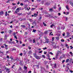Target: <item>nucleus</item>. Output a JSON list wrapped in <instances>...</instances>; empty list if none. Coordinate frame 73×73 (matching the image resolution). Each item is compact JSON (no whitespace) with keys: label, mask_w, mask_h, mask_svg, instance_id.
<instances>
[{"label":"nucleus","mask_w":73,"mask_h":73,"mask_svg":"<svg viewBox=\"0 0 73 73\" xmlns=\"http://www.w3.org/2000/svg\"><path fill=\"white\" fill-rule=\"evenodd\" d=\"M42 4H45L46 5H48V2L46 1H43L41 2Z\"/></svg>","instance_id":"1"},{"label":"nucleus","mask_w":73,"mask_h":73,"mask_svg":"<svg viewBox=\"0 0 73 73\" xmlns=\"http://www.w3.org/2000/svg\"><path fill=\"white\" fill-rule=\"evenodd\" d=\"M20 64L21 66H23V64H24V62H23V61L20 60Z\"/></svg>","instance_id":"2"},{"label":"nucleus","mask_w":73,"mask_h":73,"mask_svg":"<svg viewBox=\"0 0 73 73\" xmlns=\"http://www.w3.org/2000/svg\"><path fill=\"white\" fill-rule=\"evenodd\" d=\"M5 70H6V72H8V73H9L11 72V70H10V69L6 68L5 69Z\"/></svg>","instance_id":"3"},{"label":"nucleus","mask_w":73,"mask_h":73,"mask_svg":"<svg viewBox=\"0 0 73 73\" xmlns=\"http://www.w3.org/2000/svg\"><path fill=\"white\" fill-rule=\"evenodd\" d=\"M54 45H53V48H57V46H56V44H54Z\"/></svg>","instance_id":"4"},{"label":"nucleus","mask_w":73,"mask_h":73,"mask_svg":"<svg viewBox=\"0 0 73 73\" xmlns=\"http://www.w3.org/2000/svg\"><path fill=\"white\" fill-rule=\"evenodd\" d=\"M29 61V60L27 59H25V62L26 64H28L29 62H28Z\"/></svg>","instance_id":"5"},{"label":"nucleus","mask_w":73,"mask_h":73,"mask_svg":"<svg viewBox=\"0 0 73 73\" xmlns=\"http://www.w3.org/2000/svg\"><path fill=\"white\" fill-rule=\"evenodd\" d=\"M36 58V59H37V60H38V59H39L40 60V57L37 56V55H36V57H35Z\"/></svg>","instance_id":"6"},{"label":"nucleus","mask_w":73,"mask_h":73,"mask_svg":"<svg viewBox=\"0 0 73 73\" xmlns=\"http://www.w3.org/2000/svg\"><path fill=\"white\" fill-rule=\"evenodd\" d=\"M45 43H48L49 42V40L48 39L46 40H45Z\"/></svg>","instance_id":"7"},{"label":"nucleus","mask_w":73,"mask_h":73,"mask_svg":"<svg viewBox=\"0 0 73 73\" xmlns=\"http://www.w3.org/2000/svg\"><path fill=\"white\" fill-rule=\"evenodd\" d=\"M10 58L11 59V60H8V61H11V60H12L13 59V57L12 56H11L10 57Z\"/></svg>","instance_id":"8"},{"label":"nucleus","mask_w":73,"mask_h":73,"mask_svg":"<svg viewBox=\"0 0 73 73\" xmlns=\"http://www.w3.org/2000/svg\"><path fill=\"white\" fill-rule=\"evenodd\" d=\"M32 52L31 50L29 51L28 52V54H32Z\"/></svg>","instance_id":"9"},{"label":"nucleus","mask_w":73,"mask_h":73,"mask_svg":"<svg viewBox=\"0 0 73 73\" xmlns=\"http://www.w3.org/2000/svg\"><path fill=\"white\" fill-rule=\"evenodd\" d=\"M3 14H4V12H3V11H1L0 12V15H3Z\"/></svg>","instance_id":"10"},{"label":"nucleus","mask_w":73,"mask_h":73,"mask_svg":"<svg viewBox=\"0 0 73 73\" xmlns=\"http://www.w3.org/2000/svg\"><path fill=\"white\" fill-rule=\"evenodd\" d=\"M8 32H9L10 34H11V33H12V31L11 30H9L8 31Z\"/></svg>","instance_id":"11"},{"label":"nucleus","mask_w":73,"mask_h":73,"mask_svg":"<svg viewBox=\"0 0 73 73\" xmlns=\"http://www.w3.org/2000/svg\"><path fill=\"white\" fill-rule=\"evenodd\" d=\"M33 55L34 57H35L36 56H37V54H36V53H33Z\"/></svg>","instance_id":"12"},{"label":"nucleus","mask_w":73,"mask_h":73,"mask_svg":"<svg viewBox=\"0 0 73 73\" xmlns=\"http://www.w3.org/2000/svg\"><path fill=\"white\" fill-rule=\"evenodd\" d=\"M68 5H67L66 6V8L67 9V10H69V8L68 7Z\"/></svg>","instance_id":"13"},{"label":"nucleus","mask_w":73,"mask_h":73,"mask_svg":"<svg viewBox=\"0 0 73 73\" xmlns=\"http://www.w3.org/2000/svg\"><path fill=\"white\" fill-rule=\"evenodd\" d=\"M54 68H57V66H56V65L57 64L55 63L54 64Z\"/></svg>","instance_id":"14"},{"label":"nucleus","mask_w":73,"mask_h":73,"mask_svg":"<svg viewBox=\"0 0 73 73\" xmlns=\"http://www.w3.org/2000/svg\"><path fill=\"white\" fill-rule=\"evenodd\" d=\"M27 68H28V67H26L25 66H24V69L26 70H27Z\"/></svg>","instance_id":"15"},{"label":"nucleus","mask_w":73,"mask_h":73,"mask_svg":"<svg viewBox=\"0 0 73 73\" xmlns=\"http://www.w3.org/2000/svg\"><path fill=\"white\" fill-rule=\"evenodd\" d=\"M55 38H56V40H59V37H58V36L56 37H55Z\"/></svg>","instance_id":"16"},{"label":"nucleus","mask_w":73,"mask_h":73,"mask_svg":"<svg viewBox=\"0 0 73 73\" xmlns=\"http://www.w3.org/2000/svg\"><path fill=\"white\" fill-rule=\"evenodd\" d=\"M26 20V18H24V19H21V21H24V20L25 21Z\"/></svg>","instance_id":"17"},{"label":"nucleus","mask_w":73,"mask_h":73,"mask_svg":"<svg viewBox=\"0 0 73 73\" xmlns=\"http://www.w3.org/2000/svg\"><path fill=\"white\" fill-rule=\"evenodd\" d=\"M34 24H35V25H36V21H35L33 23V25Z\"/></svg>","instance_id":"18"},{"label":"nucleus","mask_w":73,"mask_h":73,"mask_svg":"<svg viewBox=\"0 0 73 73\" xmlns=\"http://www.w3.org/2000/svg\"><path fill=\"white\" fill-rule=\"evenodd\" d=\"M21 27L23 28H25V26L24 25H21Z\"/></svg>","instance_id":"19"},{"label":"nucleus","mask_w":73,"mask_h":73,"mask_svg":"<svg viewBox=\"0 0 73 73\" xmlns=\"http://www.w3.org/2000/svg\"><path fill=\"white\" fill-rule=\"evenodd\" d=\"M36 32V30H35V29H33V32H34V33H35Z\"/></svg>","instance_id":"20"},{"label":"nucleus","mask_w":73,"mask_h":73,"mask_svg":"<svg viewBox=\"0 0 73 73\" xmlns=\"http://www.w3.org/2000/svg\"><path fill=\"white\" fill-rule=\"evenodd\" d=\"M69 59H68L66 60V62H69Z\"/></svg>","instance_id":"21"},{"label":"nucleus","mask_w":73,"mask_h":73,"mask_svg":"<svg viewBox=\"0 0 73 73\" xmlns=\"http://www.w3.org/2000/svg\"><path fill=\"white\" fill-rule=\"evenodd\" d=\"M24 1L25 3L27 2H27H29V1L28 0H24Z\"/></svg>","instance_id":"22"},{"label":"nucleus","mask_w":73,"mask_h":73,"mask_svg":"<svg viewBox=\"0 0 73 73\" xmlns=\"http://www.w3.org/2000/svg\"><path fill=\"white\" fill-rule=\"evenodd\" d=\"M16 10L18 12H19V8H17V9Z\"/></svg>","instance_id":"23"},{"label":"nucleus","mask_w":73,"mask_h":73,"mask_svg":"<svg viewBox=\"0 0 73 73\" xmlns=\"http://www.w3.org/2000/svg\"><path fill=\"white\" fill-rule=\"evenodd\" d=\"M22 14V13H17V15H18L19 16H20Z\"/></svg>","instance_id":"24"},{"label":"nucleus","mask_w":73,"mask_h":73,"mask_svg":"<svg viewBox=\"0 0 73 73\" xmlns=\"http://www.w3.org/2000/svg\"><path fill=\"white\" fill-rule=\"evenodd\" d=\"M3 45L5 46V47H8V45H7L5 44H3Z\"/></svg>","instance_id":"25"},{"label":"nucleus","mask_w":73,"mask_h":73,"mask_svg":"<svg viewBox=\"0 0 73 73\" xmlns=\"http://www.w3.org/2000/svg\"><path fill=\"white\" fill-rule=\"evenodd\" d=\"M49 11H53V9H49Z\"/></svg>","instance_id":"26"},{"label":"nucleus","mask_w":73,"mask_h":73,"mask_svg":"<svg viewBox=\"0 0 73 73\" xmlns=\"http://www.w3.org/2000/svg\"><path fill=\"white\" fill-rule=\"evenodd\" d=\"M15 38L16 39H17V36L15 35V36H14Z\"/></svg>","instance_id":"27"},{"label":"nucleus","mask_w":73,"mask_h":73,"mask_svg":"<svg viewBox=\"0 0 73 73\" xmlns=\"http://www.w3.org/2000/svg\"><path fill=\"white\" fill-rule=\"evenodd\" d=\"M42 52V50L41 51H39L38 52V53H41V52Z\"/></svg>","instance_id":"28"},{"label":"nucleus","mask_w":73,"mask_h":73,"mask_svg":"<svg viewBox=\"0 0 73 73\" xmlns=\"http://www.w3.org/2000/svg\"><path fill=\"white\" fill-rule=\"evenodd\" d=\"M47 33H48V31H46L44 32L45 34H47Z\"/></svg>","instance_id":"29"},{"label":"nucleus","mask_w":73,"mask_h":73,"mask_svg":"<svg viewBox=\"0 0 73 73\" xmlns=\"http://www.w3.org/2000/svg\"><path fill=\"white\" fill-rule=\"evenodd\" d=\"M44 38H45V40H48V38H47V37L46 36H45L44 37Z\"/></svg>","instance_id":"30"},{"label":"nucleus","mask_w":73,"mask_h":73,"mask_svg":"<svg viewBox=\"0 0 73 73\" xmlns=\"http://www.w3.org/2000/svg\"><path fill=\"white\" fill-rule=\"evenodd\" d=\"M43 24L44 25V26H46V25L44 22L43 23Z\"/></svg>","instance_id":"31"},{"label":"nucleus","mask_w":73,"mask_h":73,"mask_svg":"<svg viewBox=\"0 0 73 73\" xmlns=\"http://www.w3.org/2000/svg\"><path fill=\"white\" fill-rule=\"evenodd\" d=\"M35 8H32L31 9V11H33V10H35Z\"/></svg>","instance_id":"32"},{"label":"nucleus","mask_w":73,"mask_h":73,"mask_svg":"<svg viewBox=\"0 0 73 73\" xmlns=\"http://www.w3.org/2000/svg\"><path fill=\"white\" fill-rule=\"evenodd\" d=\"M47 49V48L46 47H45L43 48V50H45V49Z\"/></svg>","instance_id":"33"},{"label":"nucleus","mask_w":73,"mask_h":73,"mask_svg":"<svg viewBox=\"0 0 73 73\" xmlns=\"http://www.w3.org/2000/svg\"><path fill=\"white\" fill-rule=\"evenodd\" d=\"M49 54H51V55H53V53H52V52H49Z\"/></svg>","instance_id":"34"},{"label":"nucleus","mask_w":73,"mask_h":73,"mask_svg":"<svg viewBox=\"0 0 73 73\" xmlns=\"http://www.w3.org/2000/svg\"><path fill=\"white\" fill-rule=\"evenodd\" d=\"M69 12H67L66 13V15H69Z\"/></svg>","instance_id":"35"},{"label":"nucleus","mask_w":73,"mask_h":73,"mask_svg":"<svg viewBox=\"0 0 73 73\" xmlns=\"http://www.w3.org/2000/svg\"><path fill=\"white\" fill-rule=\"evenodd\" d=\"M58 28V30H60V27H58L57 28Z\"/></svg>","instance_id":"36"},{"label":"nucleus","mask_w":73,"mask_h":73,"mask_svg":"<svg viewBox=\"0 0 73 73\" xmlns=\"http://www.w3.org/2000/svg\"><path fill=\"white\" fill-rule=\"evenodd\" d=\"M47 53V52H45V51H44V54H46Z\"/></svg>","instance_id":"37"},{"label":"nucleus","mask_w":73,"mask_h":73,"mask_svg":"<svg viewBox=\"0 0 73 73\" xmlns=\"http://www.w3.org/2000/svg\"><path fill=\"white\" fill-rule=\"evenodd\" d=\"M20 56H23V53H21L19 54Z\"/></svg>","instance_id":"38"},{"label":"nucleus","mask_w":73,"mask_h":73,"mask_svg":"<svg viewBox=\"0 0 73 73\" xmlns=\"http://www.w3.org/2000/svg\"><path fill=\"white\" fill-rule=\"evenodd\" d=\"M69 53L71 55H73V53H72V52H69Z\"/></svg>","instance_id":"39"},{"label":"nucleus","mask_w":73,"mask_h":73,"mask_svg":"<svg viewBox=\"0 0 73 73\" xmlns=\"http://www.w3.org/2000/svg\"><path fill=\"white\" fill-rule=\"evenodd\" d=\"M61 42H64V41H65V40L63 39H62L61 40Z\"/></svg>","instance_id":"40"},{"label":"nucleus","mask_w":73,"mask_h":73,"mask_svg":"<svg viewBox=\"0 0 73 73\" xmlns=\"http://www.w3.org/2000/svg\"><path fill=\"white\" fill-rule=\"evenodd\" d=\"M1 53H2V54H3V52L1 51V50H0V54Z\"/></svg>","instance_id":"41"},{"label":"nucleus","mask_w":73,"mask_h":73,"mask_svg":"<svg viewBox=\"0 0 73 73\" xmlns=\"http://www.w3.org/2000/svg\"><path fill=\"white\" fill-rule=\"evenodd\" d=\"M36 42V41H35V39L33 40V43H35Z\"/></svg>","instance_id":"42"},{"label":"nucleus","mask_w":73,"mask_h":73,"mask_svg":"<svg viewBox=\"0 0 73 73\" xmlns=\"http://www.w3.org/2000/svg\"><path fill=\"white\" fill-rule=\"evenodd\" d=\"M20 5H21V6H23V3H21V4H20Z\"/></svg>","instance_id":"43"},{"label":"nucleus","mask_w":73,"mask_h":73,"mask_svg":"<svg viewBox=\"0 0 73 73\" xmlns=\"http://www.w3.org/2000/svg\"><path fill=\"white\" fill-rule=\"evenodd\" d=\"M50 33V35H53V34H51V33H52V32H51V33Z\"/></svg>","instance_id":"44"},{"label":"nucleus","mask_w":73,"mask_h":73,"mask_svg":"<svg viewBox=\"0 0 73 73\" xmlns=\"http://www.w3.org/2000/svg\"><path fill=\"white\" fill-rule=\"evenodd\" d=\"M61 7H59V11H60V10H61Z\"/></svg>","instance_id":"45"},{"label":"nucleus","mask_w":73,"mask_h":73,"mask_svg":"<svg viewBox=\"0 0 73 73\" xmlns=\"http://www.w3.org/2000/svg\"><path fill=\"white\" fill-rule=\"evenodd\" d=\"M53 26H54V25L52 24V25H51L50 26L51 28H52V27H53Z\"/></svg>","instance_id":"46"},{"label":"nucleus","mask_w":73,"mask_h":73,"mask_svg":"<svg viewBox=\"0 0 73 73\" xmlns=\"http://www.w3.org/2000/svg\"><path fill=\"white\" fill-rule=\"evenodd\" d=\"M6 58H9V56H7L6 57Z\"/></svg>","instance_id":"47"},{"label":"nucleus","mask_w":73,"mask_h":73,"mask_svg":"<svg viewBox=\"0 0 73 73\" xmlns=\"http://www.w3.org/2000/svg\"><path fill=\"white\" fill-rule=\"evenodd\" d=\"M73 3L72 2V1H70V4L71 5Z\"/></svg>","instance_id":"48"},{"label":"nucleus","mask_w":73,"mask_h":73,"mask_svg":"<svg viewBox=\"0 0 73 73\" xmlns=\"http://www.w3.org/2000/svg\"><path fill=\"white\" fill-rule=\"evenodd\" d=\"M53 9H56V6H54L53 7Z\"/></svg>","instance_id":"49"},{"label":"nucleus","mask_w":73,"mask_h":73,"mask_svg":"<svg viewBox=\"0 0 73 73\" xmlns=\"http://www.w3.org/2000/svg\"><path fill=\"white\" fill-rule=\"evenodd\" d=\"M70 48H71L70 49H73V47H72V46H70Z\"/></svg>","instance_id":"50"},{"label":"nucleus","mask_w":73,"mask_h":73,"mask_svg":"<svg viewBox=\"0 0 73 73\" xmlns=\"http://www.w3.org/2000/svg\"><path fill=\"white\" fill-rule=\"evenodd\" d=\"M47 56H48V58H49V54H47Z\"/></svg>","instance_id":"51"},{"label":"nucleus","mask_w":73,"mask_h":73,"mask_svg":"<svg viewBox=\"0 0 73 73\" xmlns=\"http://www.w3.org/2000/svg\"><path fill=\"white\" fill-rule=\"evenodd\" d=\"M12 4H13V5H16V3H12Z\"/></svg>","instance_id":"52"},{"label":"nucleus","mask_w":73,"mask_h":73,"mask_svg":"<svg viewBox=\"0 0 73 73\" xmlns=\"http://www.w3.org/2000/svg\"><path fill=\"white\" fill-rule=\"evenodd\" d=\"M23 54H24V55H25L26 54H27V52H24Z\"/></svg>","instance_id":"53"},{"label":"nucleus","mask_w":73,"mask_h":73,"mask_svg":"<svg viewBox=\"0 0 73 73\" xmlns=\"http://www.w3.org/2000/svg\"><path fill=\"white\" fill-rule=\"evenodd\" d=\"M52 41H54V37H52Z\"/></svg>","instance_id":"54"},{"label":"nucleus","mask_w":73,"mask_h":73,"mask_svg":"<svg viewBox=\"0 0 73 73\" xmlns=\"http://www.w3.org/2000/svg\"><path fill=\"white\" fill-rule=\"evenodd\" d=\"M5 16H7V11L6 12Z\"/></svg>","instance_id":"55"},{"label":"nucleus","mask_w":73,"mask_h":73,"mask_svg":"<svg viewBox=\"0 0 73 73\" xmlns=\"http://www.w3.org/2000/svg\"><path fill=\"white\" fill-rule=\"evenodd\" d=\"M66 21L67 20H68V17H66Z\"/></svg>","instance_id":"56"},{"label":"nucleus","mask_w":73,"mask_h":73,"mask_svg":"<svg viewBox=\"0 0 73 73\" xmlns=\"http://www.w3.org/2000/svg\"><path fill=\"white\" fill-rule=\"evenodd\" d=\"M38 2H40L41 1V0H36Z\"/></svg>","instance_id":"57"},{"label":"nucleus","mask_w":73,"mask_h":73,"mask_svg":"<svg viewBox=\"0 0 73 73\" xmlns=\"http://www.w3.org/2000/svg\"><path fill=\"white\" fill-rule=\"evenodd\" d=\"M66 37H69V35H67L66 36Z\"/></svg>","instance_id":"58"},{"label":"nucleus","mask_w":73,"mask_h":73,"mask_svg":"<svg viewBox=\"0 0 73 73\" xmlns=\"http://www.w3.org/2000/svg\"><path fill=\"white\" fill-rule=\"evenodd\" d=\"M1 33H2V34H3V33H4V31L1 32Z\"/></svg>","instance_id":"59"},{"label":"nucleus","mask_w":73,"mask_h":73,"mask_svg":"<svg viewBox=\"0 0 73 73\" xmlns=\"http://www.w3.org/2000/svg\"><path fill=\"white\" fill-rule=\"evenodd\" d=\"M13 35H16V33H13Z\"/></svg>","instance_id":"60"},{"label":"nucleus","mask_w":73,"mask_h":73,"mask_svg":"<svg viewBox=\"0 0 73 73\" xmlns=\"http://www.w3.org/2000/svg\"><path fill=\"white\" fill-rule=\"evenodd\" d=\"M41 19H42V17H39V20H41Z\"/></svg>","instance_id":"61"},{"label":"nucleus","mask_w":73,"mask_h":73,"mask_svg":"<svg viewBox=\"0 0 73 73\" xmlns=\"http://www.w3.org/2000/svg\"><path fill=\"white\" fill-rule=\"evenodd\" d=\"M58 56V53H57L56 55V57H57Z\"/></svg>","instance_id":"62"},{"label":"nucleus","mask_w":73,"mask_h":73,"mask_svg":"<svg viewBox=\"0 0 73 73\" xmlns=\"http://www.w3.org/2000/svg\"><path fill=\"white\" fill-rule=\"evenodd\" d=\"M29 21H30L32 22V20L31 19H30L29 20Z\"/></svg>","instance_id":"63"},{"label":"nucleus","mask_w":73,"mask_h":73,"mask_svg":"<svg viewBox=\"0 0 73 73\" xmlns=\"http://www.w3.org/2000/svg\"><path fill=\"white\" fill-rule=\"evenodd\" d=\"M31 72H32V71H30L28 73H31Z\"/></svg>","instance_id":"64"}]
</instances>
